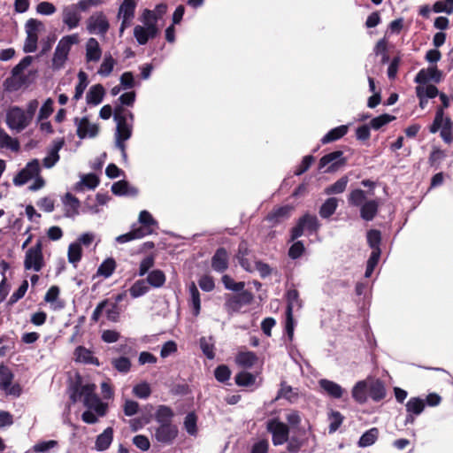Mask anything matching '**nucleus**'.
<instances>
[{"label":"nucleus","instance_id":"59","mask_svg":"<svg viewBox=\"0 0 453 453\" xmlns=\"http://www.w3.org/2000/svg\"><path fill=\"white\" fill-rule=\"evenodd\" d=\"M417 96H424L426 99L434 98L439 95L438 88L434 85H428L426 87L418 86L416 88Z\"/></svg>","mask_w":453,"mask_h":453},{"label":"nucleus","instance_id":"4","mask_svg":"<svg viewBox=\"0 0 453 453\" xmlns=\"http://www.w3.org/2000/svg\"><path fill=\"white\" fill-rule=\"evenodd\" d=\"M235 293L225 295L224 308L230 316L239 312L243 306L250 305L254 300V295L248 289Z\"/></svg>","mask_w":453,"mask_h":453},{"label":"nucleus","instance_id":"58","mask_svg":"<svg viewBox=\"0 0 453 453\" xmlns=\"http://www.w3.org/2000/svg\"><path fill=\"white\" fill-rule=\"evenodd\" d=\"M381 234L379 230L372 229L367 232V242L372 250H380Z\"/></svg>","mask_w":453,"mask_h":453},{"label":"nucleus","instance_id":"53","mask_svg":"<svg viewBox=\"0 0 453 453\" xmlns=\"http://www.w3.org/2000/svg\"><path fill=\"white\" fill-rule=\"evenodd\" d=\"M81 243H71L68 247V261L75 265L81 259Z\"/></svg>","mask_w":453,"mask_h":453},{"label":"nucleus","instance_id":"22","mask_svg":"<svg viewBox=\"0 0 453 453\" xmlns=\"http://www.w3.org/2000/svg\"><path fill=\"white\" fill-rule=\"evenodd\" d=\"M290 427L291 426H266L268 432L272 434L273 445H282L288 441Z\"/></svg>","mask_w":453,"mask_h":453},{"label":"nucleus","instance_id":"31","mask_svg":"<svg viewBox=\"0 0 453 453\" xmlns=\"http://www.w3.org/2000/svg\"><path fill=\"white\" fill-rule=\"evenodd\" d=\"M167 5L165 4H157L154 10H144L142 17L157 26V22L166 13Z\"/></svg>","mask_w":453,"mask_h":453},{"label":"nucleus","instance_id":"34","mask_svg":"<svg viewBox=\"0 0 453 453\" xmlns=\"http://www.w3.org/2000/svg\"><path fill=\"white\" fill-rule=\"evenodd\" d=\"M257 361V357L252 351L240 352L235 357L236 364L244 368H251Z\"/></svg>","mask_w":453,"mask_h":453},{"label":"nucleus","instance_id":"49","mask_svg":"<svg viewBox=\"0 0 453 453\" xmlns=\"http://www.w3.org/2000/svg\"><path fill=\"white\" fill-rule=\"evenodd\" d=\"M132 393L140 399H147L151 395V388L148 382H141L133 387Z\"/></svg>","mask_w":453,"mask_h":453},{"label":"nucleus","instance_id":"35","mask_svg":"<svg viewBox=\"0 0 453 453\" xmlns=\"http://www.w3.org/2000/svg\"><path fill=\"white\" fill-rule=\"evenodd\" d=\"M348 129L349 127L347 125H342L334 127L322 137L321 142L326 144L339 140L347 134Z\"/></svg>","mask_w":453,"mask_h":453},{"label":"nucleus","instance_id":"41","mask_svg":"<svg viewBox=\"0 0 453 453\" xmlns=\"http://www.w3.org/2000/svg\"><path fill=\"white\" fill-rule=\"evenodd\" d=\"M146 282L153 288H160L165 282V275L161 270H153L149 273Z\"/></svg>","mask_w":453,"mask_h":453},{"label":"nucleus","instance_id":"5","mask_svg":"<svg viewBox=\"0 0 453 453\" xmlns=\"http://www.w3.org/2000/svg\"><path fill=\"white\" fill-rule=\"evenodd\" d=\"M44 28L43 23L35 19H29L25 25L27 38L23 46L26 53H33L37 49L38 33Z\"/></svg>","mask_w":453,"mask_h":453},{"label":"nucleus","instance_id":"44","mask_svg":"<svg viewBox=\"0 0 453 453\" xmlns=\"http://www.w3.org/2000/svg\"><path fill=\"white\" fill-rule=\"evenodd\" d=\"M149 289L150 288L146 280H136L129 288V293L133 298H138L145 295L149 291Z\"/></svg>","mask_w":453,"mask_h":453},{"label":"nucleus","instance_id":"19","mask_svg":"<svg viewBox=\"0 0 453 453\" xmlns=\"http://www.w3.org/2000/svg\"><path fill=\"white\" fill-rule=\"evenodd\" d=\"M211 267L215 272L223 273L228 268V254L224 248H219L211 258Z\"/></svg>","mask_w":453,"mask_h":453},{"label":"nucleus","instance_id":"32","mask_svg":"<svg viewBox=\"0 0 453 453\" xmlns=\"http://www.w3.org/2000/svg\"><path fill=\"white\" fill-rule=\"evenodd\" d=\"M379 436V430L377 427L372 426L369 430L365 431L359 438L357 446L359 448L370 447L375 443Z\"/></svg>","mask_w":453,"mask_h":453},{"label":"nucleus","instance_id":"24","mask_svg":"<svg viewBox=\"0 0 453 453\" xmlns=\"http://www.w3.org/2000/svg\"><path fill=\"white\" fill-rule=\"evenodd\" d=\"M102 57V50L96 38H89L86 42L87 62H97Z\"/></svg>","mask_w":453,"mask_h":453},{"label":"nucleus","instance_id":"50","mask_svg":"<svg viewBox=\"0 0 453 453\" xmlns=\"http://www.w3.org/2000/svg\"><path fill=\"white\" fill-rule=\"evenodd\" d=\"M395 119V116L388 114V113H384V114H381V115H380L378 117L373 118L370 121V125L369 126H370L371 128H372L374 130H379L380 128H381L385 125H387V124L390 123L391 121H393Z\"/></svg>","mask_w":453,"mask_h":453},{"label":"nucleus","instance_id":"9","mask_svg":"<svg viewBox=\"0 0 453 453\" xmlns=\"http://www.w3.org/2000/svg\"><path fill=\"white\" fill-rule=\"evenodd\" d=\"M6 124L10 129L19 133L30 124V120L27 118L24 110L13 106L6 112Z\"/></svg>","mask_w":453,"mask_h":453},{"label":"nucleus","instance_id":"40","mask_svg":"<svg viewBox=\"0 0 453 453\" xmlns=\"http://www.w3.org/2000/svg\"><path fill=\"white\" fill-rule=\"evenodd\" d=\"M369 395L374 401H380L386 396V388L382 381L377 380L369 388Z\"/></svg>","mask_w":453,"mask_h":453},{"label":"nucleus","instance_id":"60","mask_svg":"<svg viewBox=\"0 0 453 453\" xmlns=\"http://www.w3.org/2000/svg\"><path fill=\"white\" fill-rule=\"evenodd\" d=\"M113 367L119 372L127 373L130 371L131 362L126 357H120L111 361Z\"/></svg>","mask_w":453,"mask_h":453},{"label":"nucleus","instance_id":"14","mask_svg":"<svg viewBox=\"0 0 453 453\" xmlns=\"http://www.w3.org/2000/svg\"><path fill=\"white\" fill-rule=\"evenodd\" d=\"M87 29L90 34L104 35L109 29V22L103 12L91 15L87 21Z\"/></svg>","mask_w":453,"mask_h":453},{"label":"nucleus","instance_id":"11","mask_svg":"<svg viewBox=\"0 0 453 453\" xmlns=\"http://www.w3.org/2000/svg\"><path fill=\"white\" fill-rule=\"evenodd\" d=\"M41 166L38 159H33L28 162L14 178L13 183L16 186H22L31 179L40 175Z\"/></svg>","mask_w":453,"mask_h":453},{"label":"nucleus","instance_id":"2","mask_svg":"<svg viewBox=\"0 0 453 453\" xmlns=\"http://www.w3.org/2000/svg\"><path fill=\"white\" fill-rule=\"evenodd\" d=\"M113 117L117 123L115 142H125L132 136L134 115L122 105H119L115 107Z\"/></svg>","mask_w":453,"mask_h":453},{"label":"nucleus","instance_id":"30","mask_svg":"<svg viewBox=\"0 0 453 453\" xmlns=\"http://www.w3.org/2000/svg\"><path fill=\"white\" fill-rule=\"evenodd\" d=\"M75 360L77 362L91 365H99L98 359L94 357L93 352L85 347L79 346L74 351Z\"/></svg>","mask_w":453,"mask_h":453},{"label":"nucleus","instance_id":"64","mask_svg":"<svg viewBox=\"0 0 453 453\" xmlns=\"http://www.w3.org/2000/svg\"><path fill=\"white\" fill-rule=\"evenodd\" d=\"M283 417L288 421V425H299L302 422L301 414L296 410H286Z\"/></svg>","mask_w":453,"mask_h":453},{"label":"nucleus","instance_id":"63","mask_svg":"<svg viewBox=\"0 0 453 453\" xmlns=\"http://www.w3.org/2000/svg\"><path fill=\"white\" fill-rule=\"evenodd\" d=\"M55 5L48 1H42L36 6V12L41 15L50 16L56 12Z\"/></svg>","mask_w":453,"mask_h":453},{"label":"nucleus","instance_id":"46","mask_svg":"<svg viewBox=\"0 0 453 453\" xmlns=\"http://www.w3.org/2000/svg\"><path fill=\"white\" fill-rule=\"evenodd\" d=\"M221 281L226 289L231 290L233 292H239L241 290H243L245 288L244 281L236 282L231 276L227 274L222 276Z\"/></svg>","mask_w":453,"mask_h":453},{"label":"nucleus","instance_id":"36","mask_svg":"<svg viewBox=\"0 0 453 453\" xmlns=\"http://www.w3.org/2000/svg\"><path fill=\"white\" fill-rule=\"evenodd\" d=\"M190 295L189 305L193 310L194 316H198L201 310V300L199 291L194 282H191L188 287Z\"/></svg>","mask_w":453,"mask_h":453},{"label":"nucleus","instance_id":"29","mask_svg":"<svg viewBox=\"0 0 453 453\" xmlns=\"http://www.w3.org/2000/svg\"><path fill=\"white\" fill-rule=\"evenodd\" d=\"M319 383L328 395L337 399L342 396L344 390L339 384L326 379L320 380Z\"/></svg>","mask_w":453,"mask_h":453},{"label":"nucleus","instance_id":"25","mask_svg":"<svg viewBox=\"0 0 453 453\" xmlns=\"http://www.w3.org/2000/svg\"><path fill=\"white\" fill-rule=\"evenodd\" d=\"M293 207L290 205L280 206L272 211L267 216L266 220L273 225L282 222L289 218Z\"/></svg>","mask_w":453,"mask_h":453},{"label":"nucleus","instance_id":"42","mask_svg":"<svg viewBox=\"0 0 453 453\" xmlns=\"http://www.w3.org/2000/svg\"><path fill=\"white\" fill-rule=\"evenodd\" d=\"M115 64L116 61L112 56L111 54H105L104 60L98 69V74L104 77L109 76L113 71Z\"/></svg>","mask_w":453,"mask_h":453},{"label":"nucleus","instance_id":"13","mask_svg":"<svg viewBox=\"0 0 453 453\" xmlns=\"http://www.w3.org/2000/svg\"><path fill=\"white\" fill-rule=\"evenodd\" d=\"M135 0H124L119 8L118 17L122 19L119 32L122 34L128 27L134 17Z\"/></svg>","mask_w":453,"mask_h":453},{"label":"nucleus","instance_id":"8","mask_svg":"<svg viewBox=\"0 0 453 453\" xmlns=\"http://www.w3.org/2000/svg\"><path fill=\"white\" fill-rule=\"evenodd\" d=\"M142 26L137 25L134 28V36L140 45L146 44L150 39H154L159 34V28L157 25L147 19L141 17Z\"/></svg>","mask_w":453,"mask_h":453},{"label":"nucleus","instance_id":"20","mask_svg":"<svg viewBox=\"0 0 453 453\" xmlns=\"http://www.w3.org/2000/svg\"><path fill=\"white\" fill-rule=\"evenodd\" d=\"M62 203L65 208V216L68 218H73L79 214V208L81 203L77 197L73 196L71 193H66L62 197Z\"/></svg>","mask_w":453,"mask_h":453},{"label":"nucleus","instance_id":"37","mask_svg":"<svg viewBox=\"0 0 453 453\" xmlns=\"http://www.w3.org/2000/svg\"><path fill=\"white\" fill-rule=\"evenodd\" d=\"M173 417V410L166 405H159L155 413L156 421L160 425H170Z\"/></svg>","mask_w":453,"mask_h":453},{"label":"nucleus","instance_id":"51","mask_svg":"<svg viewBox=\"0 0 453 453\" xmlns=\"http://www.w3.org/2000/svg\"><path fill=\"white\" fill-rule=\"evenodd\" d=\"M304 226V230L311 233L316 232L319 227V223L316 216L305 214L299 219Z\"/></svg>","mask_w":453,"mask_h":453},{"label":"nucleus","instance_id":"33","mask_svg":"<svg viewBox=\"0 0 453 453\" xmlns=\"http://www.w3.org/2000/svg\"><path fill=\"white\" fill-rule=\"evenodd\" d=\"M111 192L116 196H135L137 189L133 187H129V184L126 180H119L114 182L111 186Z\"/></svg>","mask_w":453,"mask_h":453},{"label":"nucleus","instance_id":"7","mask_svg":"<svg viewBox=\"0 0 453 453\" xmlns=\"http://www.w3.org/2000/svg\"><path fill=\"white\" fill-rule=\"evenodd\" d=\"M44 265L42 244L38 240L34 246L26 251L24 267L26 270H33L38 273L43 268Z\"/></svg>","mask_w":453,"mask_h":453},{"label":"nucleus","instance_id":"21","mask_svg":"<svg viewBox=\"0 0 453 453\" xmlns=\"http://www.w3.org/2000/svg\"><path fill=\"white\" fill-rule=\"evenodd\" d=\"M65 144L64 139H58L53 142L52 147L50 149L48 155L43 158V165L46 168L53 167L59 160L58 152Z\"/></svg>","mask_w":453,"mask_h":453},{"label":"nucleus","instance_id":"39","mask_svg":"<svg viewBox=\"0 0 453 453\" xmlns=\"http://www.w3.org/2000/svg\"><path fill=\"white\" fill-rule=\"evenodd\" d=\"M116 261L112 257H108L103 261V263L97 268L96 274L98 276H103L107 279L114 273L116 269Z\"/></svg>","mask_w":453,"mask_h":453},{"label":"nucleus","instance_id":"16","mask_svg":"<svg viewBox=\"0 0 453 453\" xmlns=\"http://www.w3.org/2000/svg\"><path fill=\"white\" fill-rule=\"evenodd\" d=\"M178 434V426H155L153 437L164 445H171Z\"/></svg>","mask_w":453,"mask_h":453},{"label":"nucleus","instance_id":"55","mask_svg":"<svg viewBox=\"0 0 453 453\" xmlns=\"http://www.w3.org/2000/svg\"><path fill=\"white\" fill-rule=\"evenodd\" d=\"M133 444L141 451L146 452L150 449L151 443L148 436L136 434L132 439Z\"/></svg>","mask_w":453,"mask_h":453},{"label":"nucleus","instance_id":"10","mask_svg":"<svg viewBox=\"0 0 453 453\" xmlns=\"http://www.w3.org/2000/svg\"><path fill=\"white\" fill-rule=\"evenodd\" d=\"M345 164L346 158L343 157V152L342 150H335L323 156L320 158L319 168L323 169L324 167L328 165L326 172L334 173L337 171L340 167L343 166Z\"/></svg>","mask_w":453,"mask_h":453},{"label":"nucleus","instance_id":"43","mask_svg":"<svg viewBox=\"0 0 453 453\" xmlns=\"http://www.w3.org/2000/svg\"><path fill=\"white\" fill-rule=\"evenodd\" d=\"M78 80L79 82L75 86V93L73 97L74 101H78L82 97V95L88 87V75L83 71H80L78 73Z\"/></svg>","mask_w":453,"mask_h":453},{"label":"nucleus","instance_id":"3","mask_svg":"<svg viewBox=\"0 0 453 453\" xmlns=\"http://www.w3.org/2000/svg\"><path fill=\"white\" fill-rule=\"evenodd\" d=\"M79 42V35L77 34H73L69 35L63 36L53 54L52 58V69L60 70L64 67L70 52V50L73 45L77 44Z\"/></svg>","mask_w":453,"mask_h":453},{"label":"nucleus","instance_id":"61","mask_svg":"<svg viewBox=\"0 0 453 453\" xmlns=\"http://www.w3.org/2000/svg\"><path fill=\"white\" fill-rule=\"evenodd\" d=\"M0 146L10 148L12 150H18L19 143L13 141L12 137L3 129L0 128Z\"/></svg>","mask_w":453,"mask_h":453},{"label":"nucleus","instance_id":"6","mask_svg":"<svg viewBox=\"0 0 453 453\" xmlns=\"http://www.w3.org/2000/svg\"><path fill=\"white\" fill-rule=\"evenodd\" d=\"M287 297V311H286V326L285 329L290 340L293 338L294 334V319H293V311L295 309L302 308V300L299 298V293L296 289H289L286 294Z\"/></svg>","mask_w":453,"mask_h":453},{"label":"nucleus","instance_id":"27","mask_svg":"<svg viewBox=\"0 0 453 453\" xmlns=\"http://www.w3.org/2000/svg\"><path fill=\"white\" fill-rule=\"evenodd\" d=\"M105 94L104 88L101 84H96L90 87L86 96V100L88 104L97 105L99 104Z\"/></svg>","mask_w":453,"mask_h":453},{"label":"nucleus","instance_id":"48","mask_svg":"<svg viewBox=\"0 0 453 453\" xmlns=\"http://www.w3.org/2000/svg\"><path fill=\"white\" fill-rule=\"evenodd\" d=\"M348 181H349V179L347 176H343V177L340 178L334 184L326 188L325 194L332 195V194L342 193L346 189Z\"/></svg>","mask_w":453,"mask_h":453},{"label":"nucleus","instance_id":"54","mask_svg":"<svg viewBox=\"0 0 453 453\" xmlns=\"http://www.w3.org/2000/svg\"><path fill=\"white\" fill-rule=\"evenodd\" d=\"M348 200L351 205L358 207H361L367 201L365 192L359 188L351 191Z\"/></svg>","mask_w":453,"mask_h":453},{"label":"nucleus","instance_id":"12","mask_svg":"<svg viewBox=\"0 0 453 453\" xmlns=\"http://www.w3.org/2000/svg\"><path fill=\"white\" fill-rule=\"evenodd\" d=\"M13 373L5 365H0V388L6 395L19 396L21 389L19 385H12Z\"/></svg>","mask_w":453,"mask_h":453},{"label":"nucleus","instance_id":"57","mask_svg":"<svg viewBox=\"0 0 453 453\" xmlns=\"http://www.w3.org/2000/svg\"><path fill=\"white\" fill-rule=\"evenodd\" d=\"M380 257V250H372L366 264L365 276L371 277Z\"/></svg>","mask_w":453,"mask_h":453},{"label":"nucleus","instance_id":"47","mask_svg":"<svg viewBox=\"0 0 453 453\" xmlns=\"http://www.w3.org/2000/svg\"><path fill=\"white\" fill-rule=\"evenodd\" d=\"M58 446V441L56 440L39 441L32 447V450L36 453H49L50 449Z\"/></svg>","mask_w":453,"mask_h":453},{"label":"nucleus","instance_id":"62","mask_svg":"<svg viewBox=\"0 0 453 453\" xmlns=\"http://www.w3.org/2000/svg\"><path fill=\"white\" fill-rule=\"evenodd\" d=\"M28 288V281L24 280L19 288L11 296L9 304L17 303L19 299L23 298Z\"/></svg>","mask_w":453,"mask_h":453},{"label":"nucleus","instance_id":"56","mask_svg":"<svg viewBox=\"0 0 453 453\" xmlns=\"http://www.w3.org/2000/svg\"><path fill=\"white\" fill-rule=\"evenodd\" d=\"M453 123L449 117H445L444 124L441 129V137L446 143H450L453 140L452 136Z\"/></svg>","mask_w":453,"mask_h":453},{"label":"nucleus","instance_id":"18","mask_svg":"<svg viewBox=\"0 0 453 453\" xmlns=\"http://www.w3.org/2000/svg\"><path fill=\"white\" fill-rule=\"evenodd\" d=\"M407 417L405 423H412L413 417L419 415L425 409V401L420 397H411L406 403Z\"/></svg>","mask_w":453,"mask_h":453},{"label":"nucleus","instance_id":"45","mask_svg":"<svg viewBox=\"0 0 453 453\" xmlns=\"http://www.w3.org/2000/svg\"><path fill=\"white\" fill-rule=\"evenodd\" d=\"M235 383L241 387H250L254 385L256 376L249 372L242 371L235 375Z\"/></svg>","mask_w":453,"mask_h":453},{"label":"nucleus","instance_id":"52","mask_svg":"<svg viewBox=\"0 0 453 453\" xmlns=\"http://www.w3.org/2000/svg\"><path fill=\"white\" fill-rule=\"evenodd\" d=\"M366 383L358 381L352 389V396L358 403H364L366 400Z\"/></svg>","mask_w":453,"mask_h":453},{"label":"nucleus","instance_id":"26","mask_svg":"<svg viewBox=\"0 0 453 453\" xmlns=\"http://www.w3.org/2000/svg\"><path fill=\"white\" fill-rule=\"evenodd\" d=\"M378 209V200H368L360 207V217L366 221H371L375 218Z\"/></svg>","mask_w":453,"mask_h":453},{"label":"nucleus","instance_id":"38","mask_svg":"<svg viewBox=\"0 0 453 453\" xmlns=\"http://www.w3.org/2000/svg\"><path fill=\"white\" fill-rule=\"evenodd\" d=\"M338 207V200L335 197L327 198L319 209V215L323 219L332 216Z\"/></svg>","mask_w":453,"mask_h":453},{"label":"nucleus","instance_id":"28","mask_svg":"<svg viewBox=\"0 0 453 453\" xmlns=\"http://www.w3.org/2000/svg\"><path fill=\"white\" fill-rule=\"evenodd\" d=\"M99 184V179L94 173H88L81 176L80 181L74 186V190L81 192L84 190V188L88 189H95Z\"/></svg>","mask_w":453,"mask_h":453},{"label":"nucleus","instance_id":"17","mask_svg":"<svg viewBox=\"0 0 453 453\" xmlns=\"http://www.w3.org/2000/svg\"><path fill=\"white\" fill-rule=\"evenodd\" d=\"M75 124L77 126V135L81 139L86 137H95L98 134V127L96 124H91L87 117L82 119H75Z\"/></svg>","mask_w":453,"mask_h":453},{"label":"nucleus","instance_id":"1","mask_svg":"<svg viewBox=\"0 0 453 453\" xmlns=\"http://www.w3.org/2000/svg\"><path fill=\"white\" fill-rule=\"evenodd\" d=\"M96 386L94 383H83L81 378H78L68 388V395L71 402L75 403L82 402L87 408L82 413V420L85 423L93 424L97 422L98 417L106 414L108 404L96 394Z\"/></svg>","mask_w":453,"mask_h":453},{"label":"nucleus","instance_id":"23","mask_svg":"<svg viewBox=\"0 0 453 453\" xmlns=\"http://www.w3.org/2000/svg\"><path fill=\"white\" fill-rule=\"evenodd\" d=\"M113 433L112 426H106L104 432L96 436L95 447L97 451H104L109 449L113 441Z\"/></svg>","mask_w":453,"mask_h":453},{"label":"nucleus","instance_id":"15","mask_svg":"<svg viewBox=\"0 0 453 453\" xmlns=\"http://www.w3.org/2000/svg\"><path fill=\"white\" fill-rule=\"evenodd\" d=\"M81 14L74 4L65 5L62 9V22L69 30L79 27Z\"/></svg>","mask_w":453,"mask_h":453}]
</instances>
